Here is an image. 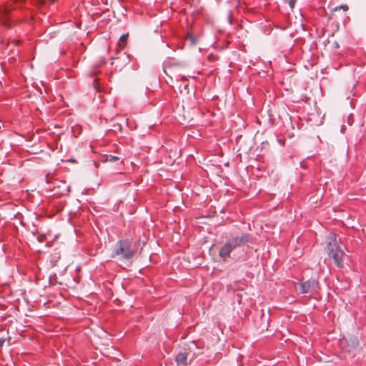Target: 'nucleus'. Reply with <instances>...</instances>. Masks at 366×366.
Returning a JSON list of instances; mask_svg holds the SVG:
<instances>
[{
    "label": "nucleus",
    "mask_w": 366,
    "mask_h": 366,
    "mask_svg": "<svg viewBox=\"0 0 366 366\" xmlns=\"http://www.w3.org/2000/svg\"><path fill=\"white\" fill-rule=\"evenodd\" d=\"M9 9H8V8H5V9H4V13H5V14H9Z\"/></svg>",
    "instance_id": "15"
},
{
    "label": "nucleus",
    "mask_w": 366,
    "mask_h": 366,
    "mask_svg": "<svg viewBox=\"0 0 366 366\" xmlns=\"http://www.w3.org/2000/svg\"><path fill=\"white\" fill-rule=\"evenodd\" d=\"M190 354V350L187 348H183L179 350L177 357H176V362L178 365H187V359L189 355Z\"/></svg>",
    "instance_id": "6"
},
{
    "label": "nucleus",
    "mask_w": 366,
    "mask_h": 366,
    "mask_svg": "<svg viewBox=\"0 0 366 366\" xmlns=\"http://www.w3.org/2000/svg\"><path fill=\"white\" fill-rule=\"evenodd\" d=\"M6 339L5 338H0V347L3 346V345L5 342Z\"/></svg>",
    "instance_id": "13"
},
{
    "label": "nucleus",
    "mask_w": 366,
    "mask_h": 366,
    "mask_svg": "<svg viewBox=\"0 0 366 366\" xmlns=\"http://www.w3.org/2000/svg\"><path fill=\"white\" fill-rule=\"evenodd\" d=\"M181 79H183V80L186 79L185 76H182L181 77Z\"/></svg>",
    "instance_id": "17"
},
{
    "label": "nucleus",
    "mask_w": 366,
    "mask_h": 366,
    "mask_svg": "<svg viewBox=\"0 0 366 366\" xmlns=\"http://www.w3.org/2000/svg\"><path fill=\"white\" fill-rule=\"evenodd\" d=\"M134 249L131 240L128 239L119 240L114 247L111 257L119 259H130L134 256Z\"/></svg>",
    "instance_id": "3"
},
{
    "label": "nucleus",
    "mask_w": 366,
    "mask_h": 366,
    "mask_svg": "<svg viewBox=\"0 0 366 366\" xmlns=\"http://www.w3.org/2000/svg\"><path fill=\"white\" fill-rule=\"evenodd\" d=\"M251 235L249 234H242L240 236L232 237L221 247L219 255L223 259L227 258L234 249L247 244L251 242Z\"/></svg>",
    "instance_id": "2"
},
{
    "label": "nucleus",
    "mask_w": 366,
    "mask_h": 366,
    "mask_svg": "<svg viewBox=\"0 0 366 366\" xmlns=\"http://www.w3.org/2000/svg\"><path fill=\"white\" fill-rule=\"evenodd\" d=\"M51 183L53 184L52 190L55 195L64 196L69 193L70 187L65 181L55 179Z\"/></svg>",
    "instance_id": "4"
},
{
    "label": "nucleus",
    "mask_w": 366,
    "mask_h": 366,
    "mask_svg": "<svg viewBox=\"0 0 366 366\" xmlns=\"http://www.w3.org/2000/svg\"><path fill=\"white\" fill-rule=\"evenodd\" d=\"M317 286V282L315 280L310 279L306 282L298 283L296 286V290L301 293H307L312 291V289Z\"/></svg>",
    "instance_id": "5"
},
{
    "label": "nucleus",
    "mask_w": 366,
    "mask_h": 366,
    "mask_svg": "<svg viewBox=\"0 0 366 366\" xmlns=\"http://www.w3.org/2000/svg\"><path fill=\"white\" fill-rule=\"evenodd\" d=\"M296 1L297 0H288L289 6L292 10L294 9Z\"/></svg>",
    "instance_id": "11"
},
{
    "label": "nucleus",
    "mask_w": 366,
    "mask_h": 366,
    "mask_svg": "<svg viewBox=\"0 0 366 366\" xmlns=\"http://www.w3.org/2000/svg\"><path fill=\"white\" fill-rule=\"evenodd\" d=\"M46 182H47V183H50V182H51V180H50V179H49V175H47V176L46 177Z\"/></svg>",
    "instance_id": "16"
},
{
    "label": "nucleus",
    "mask_w": 366,
    "mask_h": 366,
    "mask_svg": "<svg viewBox=\"0 0 366 366\" xmlns=\"http://www.w3.org/2000/svg\"><path fill=\"white\" fill-rule=\"evenodd\" d=\"M348 6L347 4H342L341 6H336L333 10L337 11L339 9H342L344 11H347L348 10Z\"/></svg>",
    "instance_id": "10"
},
{
    "label": "nucleus",
    "mask_w": 366,
    "mask_h": 366,
    "mask_svg": "<svg viewBox=\"0 0 366 366\" xmlns=\"http://www.w3.org/2000/svg\"><path fill=\"white\" fill-rule=\"evenodd\" d=\"M327 254L331 257L335 264L338 267H343V259L345 253L342 245L337 241V236L334 233H330L326 239Z\"/></svg>",
    "instance_id": "1"
},
{
    "label": "nucleus",
    "mask_w": 366,
    "mask_h": 366,
    "mask_svg": "<svg viewBox=\"0 0 366 366\" xmlns=\"http://www.w3.org/2000/svg\"><path fill=\"white\" fill-rule=\"evenodd\" d=\"M51 3H54L55 1V0H51Z\"/></svg>",
    "instance_id": "18"
},
{
    "label": "nucleus",
    "mask_w": 366,
    "mask_h": 366,
    "mask_svg": "<svg viewBox=\"0 0 366 366\" xmlns=\"http://www.w3.org/2000/svg\"><path fill=\"white\" fill-rule=\"evenodd\" d=\"M127 34H124L122 36H121V37L119 38V44H118V46H119V49H123L127 44Z\"/></svg>",
    "instance_id": "8"
},
{
    "label": "nucleus",
    "mask_w": 366,
    "mask_h": 366,
    "mask_svg": "<svg viewBox=\"0 0 366 366\" xmlns=\"http://www.w3.org/2000/svg\"><path fill=\"white\" fill-rule=\"evenodd\" d=\"M119 157H117V156H114V155H107L106 156V162H114L117 160H119Z\"/></svg>",
    "instance_id": "9"
},
{
    "label": "nucleus",
    "mask_w": 366,
    "mask_h": 366,
    "mask_svg": "<svg viewBox=\"0 0 366 366\" xmlns=\"http://www.w3.org/2000/svg\"><path fill=\"white\" fill-rule=\"evenodd\" d=\"M48 282L50 285H67V282L64 280L61 279L58 280L57 276H49Z\"/></svg>",
    "instance_id": "7"
},
{
    "label": "nucleus",
    "mask_w": 366,
    "mask_h": 366,
    "mask_svg": "<svg viewBox=\"0 0 366 366\" xmlns=\"http://www.w3.org/2000/svg\"><path fill=\"white\" fill-rule=\"evenodd\" d=\"M38 241L40 242H43L46 239V236L44 234H41L37 237Z\"/></svg>",
    "instance_id": "12"
},
{
    "label": "nucleus",
    "mask_w": 366,
    "mask_h": 366,
    "mask_svg": "<svg viewBox=\"0 0 366 366\" xmlns=\"http://www.w3.org/2000/svg\"><path fill=\"white\" fill-rule=\"evenodd\" d=\"M352 344L354 345V346H355L356 345H357V340L356 339H354L353 340V342H352Z\"/></svg>",
    "instance_id": "14"
}]
</instances>
